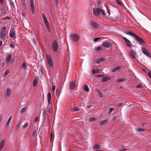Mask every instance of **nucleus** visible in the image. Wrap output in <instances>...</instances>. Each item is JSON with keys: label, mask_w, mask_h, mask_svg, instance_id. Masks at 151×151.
<instances>
[{"label": "nucleus", "mask_w": 151, "mask_h": 151, "mask_svg": "<svg viewBox=\"0 0 151 151\" xmlns=\"http://www.w3.org/2000/svg\"><path fill=\"white\" fill-rule=\"evenodd\" d=\"M29 125V123L28 122H26L25 123L24 125L22 126L23 129H25Z\"/></svg>", "instance_id": "30"}, {"label": "nucleus", "mask_w": 151, "mask_h": 151, "mask_svg": "<svg viewBox=\"0 0 151 151\" xmlns=\"http://www.w3.org/2000/svg\"><path fill=\"white\" fill-rule=\"evenodd\" d=\"M119 69H120V68H119V67H116L114 68L113 71V72L119 70Z\"/></svg>", "instance_id": "34"}, {"label": "nucleus", "mask_w": 151, "mask_h": 151, "mask_svg": "<svg viewBox=\"0 0 151 151\" xmlns=\"http://www.w3.org/2000/svg\"><path fill=\"white\" fill-rule=\"evenodd\" d=\"M142 50L143 52L147 56L151 58V55L149 52L145 48L142 47Z\"/></svg>", "instance_id": "10"}, {"label": "nucleus", "mask_w": 151, "mask_h": 151, "mask_svg": "<svg viewBox=\"0 0 151 151\" xmlns=\"http://www.w3.org/2000/svg\"><path fill=\"white\" fill-rule=\"evenodd\" d=\"M58 89H56V95H57V93L58 92Z\"/></svg>", "instance_id": "62"}, {"label": "nucleus", "mask_w": 151, "mask_h": 151, "mask_svg": "<svg viewBox=\"0 0 151 151\" xmlns=\"http://www.w3.org/2000/svg\"><path fill=\"white\" fill-rule=\"evenodd\" d=\"M93 148L95 149H100L99 145L98 144L95 145L93 146Z\"/></svg>", "instance_id": "26"}, {"label": "nucleus", "mask_w": 151, "mask_h": 151, "mask_svg": "<svg viewBox=\"0 0 151 151\" xmlns=\"http://www.w3.org/2000/svg\"><path fill=\"white\" fill-rule=\"evenodd\" d=\"M76 88L75 84V82L73 81H71L69 83V88L70 90L74 89Z\"/></svg>", "instance_id": "8"}, {"label": "nucleus", "mask_w": 151, "mask_h": 151, "mask_svg": "<svg viewBox=\"0 0 151 151\" xmlns=\"http://www.w3.org/2000/svg\"><path fill=\"white\" fill-rule=\"evenodd\" d=\"M36 133V131L35 129L33 130V132L32 134V136L33 137H35V134Z\"/></svg>", "instance_id": "37"}, {"label": "nucleus", "mask_w": 151, "mask_h": 151, "mask_svg": "<svg viewBox=\"0 0 151 151\" xmlns=\"http://www.w3.org/2000/svg\"><path fill=\"white\" fill-rule=\"evenodd\" d=\"M125 80V78H122L118 79L117 80V81L119 82H121L122 81H124Z\"/></svg>", "instance_id": "38"}, {"label": "nucleus", "mask_w": 151, "mask_h": 151, "mask_svg": "<svg viewBox=\"0 0 151 151\" xmlns=\"http://www.w3.org/2000/svg\"><path fill=\"white\" fill-rule=\"evenodd\" d=\"M114 110V109L113 108H110L109 109V111L108 112V114H110L111 113L112 111Z\"/></svg>", "instance_id": "31"}, {"label": "nucleus", "mask_w": 151, "mask_h": 151, "mask_svg": "<svg viewBox=\"0 0 151 151\" xmlns=\"http://www.w3.org/2000/svg\"><path fill=\"white\" fill-rule=\"evenodd\" d=\"M46 61L47 63L50 68L53 67V63L52 57L50 55H47L46 57Z\"/></svg>", "instance_id": "4"}, {"label": "nucleus", "mask_w": 151, "mask_h": 151, "mask_svg": "<svg viewBox=\"0 0 151 151\" xmlns=\"http://www.w3.org/2000/svg\"><path fill=\"white\" fill-rule=\"evenodd\" d=\"M105 58H101L98 59L96 62L97 64H99L101 62L104 61L105 60Z\"/></svg>", "instance_id": "19"}, {"label": "nucleus", "mask_w": 151, "mask_h": 151, "mask_svg": "<svg viewBox=\"0 0 151 151\" xmlns=\"http://www.w3.org/2000/svg\"><path fill=\"white\" fill-rule=\"evenodd\" d=\"M4 64H5L4 63V62H3V63H2L1 65H2V66H4Z\"/></svg>", "instance_id": "63"}, {"label": "nucleus", "mask_w": 151, "mask_h": 151, "mask_svg": "<svg viewBox=\"0 0 151 151\" xmlns=\"http://www.w3.org/2000/svg\"><path fill=\"white\" fill-rule=\"evenodd\" d=\"M2 42L0 40V47L1 45L2 44Z\"/></svg>", "instance_id": "61"}, {"label": "nucleus", "mask_w": 151, "mask_h": 151, "mask_svg": "<svg viewBox=\"0 0 151 151\" xmlns=\"http://www.w3.org/2000/svg\"><path fill=\"white\" fill-rule=\"evenodd\" d=\"M6 28L5 27H4L2 28V29L3 30L2 32H5L6 29Z\"/></svg>", "instance_id": "50"}, {"label": "nucleus", "mask_w": 151, "mask_h": 151, "mask_svg": "<svg viewBox=\"0 0 151 151\" xmlns=\"http://www.w3.org/2000/svg\"><path fill=\"white\" fill-rule=\"evenodd\" d=\"M79 38V36L76 33H73L70 35V38L73 42L78 41Z\"/></svg>", "instance_id": "3"}, {"label": "nucleus", "mask_w": 151, "mask_h": 151, "mask_svg": "<svg viewBox=\"0 0 151 151\" xmlns=\"http://www.w3.org/2000/svg\"><path fill=\"white\" fill-rule=\"evenodd\" d=\"M52 90L53 91H54L55 90V86L54 85H52Z\"/></svg>", "instance_id": "48"}, {"label": "nucleus", "mask_w": 151, "mask_h": 151, "mask_svg": "<svg viewBox=\"0 0 151 151\" xmlns=\"http://www.w3.org/2000/svg\"><path fill=\"white\" fill-rule=\"evenodd\" d=\"M58 45L57 41L55 40L52 43V47L53 51L56 52L58 50Z\"/></svg>", "instance_id": "5"}, {"label": "nucleus", "mask_w": 151, "mask_h": 151, "mask_svg": "<svg viewBox=\"0 0 151 151\" xmlns=\"http://www.w3.org/2000/svg\"><path fill=\"white\" fill-rule=\"evenodd\" d=\"M79 110L78 108L77 107H75L73 109V111H78Z\"/></svg>", "instance_id": "41"}, {"label": "nucleus", "mask_w": 151, "mask_h": 151, "mask_svg": "<svg viewBox=\"0 0 151 151\" xmlns=\"http://www.w3.org/2000/svg\"><path fill=\"white\" fill-rule=\"evenodd\" d=\"M101 11V9L99 8H98L96 9L94 8L93 9V13L96 16H99L100 15Z\"/></svg>", "instance_id": "7"}, {"label": "nucleus", "mask_w": 151, "mask_h": 151, "mask_svg": "<svg viewBox=\"0 0 151 151\" xmlns=\"http://www.w3.org/2000/svg\"><path fill=\"white\" fill-rule=\"evenodd\" d=\"M100 70V69H93L92 70V73L93 74L98 73Z\"/></svg>", "instance_id": "21"}, {"label": "nucleus", "mask_w": 151, "mask_h": 151, "mask_svg": "<svg viewBox=\"0 0 151 151\" xmlns=\"http://www.w3.org/2000/svg\"><path fill=\"white\" fill-rule=\"evenodd\" d=\"M26 109V107H24V108H22L20 112L22 114H23L25 110Z\"/></svg>", "instance_id": "24"}, {"label": "nucleus", "mask_w": 151, "mask_h": 151, "mask_svg": "<svg viewBox=\"0 0 151 151\" xmlns=\"http://www.w3.org/2000/svg\"><path fill=\"white\" fill-rule=\"evenodd\" d=\"M95 49L96 51H99L102 50V48L100 47H98L95 48Z\"/></svg>", "instance_id": "33"}, {"label": "nucleus", "mask_w": 151, "mask_h": 151, "mask_svg": "<svg viewBox=\"0 0 151 151\" xmlns=\"http://www.w3.org/2000/svg\"><path fill=\"white\" fill-rule=\"evenodd\" d=\"M101 14L103 15H105L106 14V13L105 11L103 9H101Z\"/></svg>", "instance_id": "39"}, {"label": "nucleus", "mask_w": 151, "mask_h": 151, "mask_svg": "<svg viewBox=\"0 0 151 151\" xmlns=\"http://www.w3.org/2000/svg\"><path fill=\"white\" fill-rule=\"evenodd\" d=\"M5 143V140L3 139L0 142V151L2 150Z\"/></svg>", "instance_id": "17"}, {"label": "nucleus", "mask_w": 151, "mask_h": 151, "mask_svg": "<svg viewBox=\"0 0 151 151\" xmlns=\"http://www.w3.org/2000/svg\"><path fill=\"white\" fill-rule=\"evenodd\" d=\"M91 24L92 27L95 29H98L100 27L99 25L94 21H91Z\"/></svg>", "instance_id": "9"}, {"label": "nucleus", "mask_w": 151, "mask_h": 151, "mask_svg": "<svg viewBox=\"0 0 151 151\" xmlns=\"http://www.w3.org/2000/svg\"><path fill=\"white\" fill-rule=\"evenodd\" d=\"M42 18L43 19L44 22L46 26V28L47 30L50 32V26L49 25V22L47 21V18L45 17V15L44 14V13H42Z\"/></svg>", "instance_id": "2"}, {"label": "nucleus", "mask_w": 151, "mask_h": 151, "mask_svg": "<svg viewBox=\"0 0 151 151\" xmlns=\"http://www.w3.org/2000/svg\"><path fill=\"white\" fill-rule=\"evenodd\" d=\"M9 36L11 38H14L16 39L17 37L16 35L15 31L14 29H11L9 33Z\"/></svg>", "instance_id": "6"}, {"label": "nucleus", "mask_w": 151, "mask_h": 151, "mask_svg": "<svg viewBox=\"0 0 151 151\" xmlns=\"http://www.w3.org/2000/svg\"><path fill=\"white\" fill-rule=\"evenodd\" d=\"M42 112L43 113V115L44 116H45V115L46 114V112L45 109H44L43 110V111H42Z\"/></svg>", "instance_id": "40"}, {"label": "nucleus", "mask_w": 151, "mask_h": 151, "mask_svg": "<svg viewBox=\"0 0 151 151\" xmlns=\"http://www.w3.org/2000/svg\"><path fill=\"white\" fill-rule=\"evenodd\" d=\"M98 92L99 96L101 98L103 96V94L99 91H98Z\"/></svg>", "instance_id": "43"}, {"label": "nucleus", "mask_w": 151, "mask_h": 151, "mask_svg": "<svg viewBox=\"0 0 151 151\" xmlns=\"http://www.w3.org/2000/svg\"><path fill=\"white\" fill-rule=\"evenodd\" d=\"M21 3L23 6L25 8L26 7V3L25 0H21Z\"/></svg>", "instance_id": "27"}, {"label": "nucleus", "mask_w": 151, "mask_h": 151, "mask_svg": "<svg viewBox=\"0 0 151 151\" xmlns=\"http://www.w3.org/2000/svg\"><path fill=\"white\" fill-rule=\"evenodd\" d=\"M47 100H51V94L50 93V92H49L47 93Z\"/></svg>", "instance_id": "28"}, {"label": "nucleus", "mask_w": 151, "mask_h": 151, "mask_svg": "<svg viewBox=\"0 0 151 151\" xmlns=\"http://www.w3.org/2000/svg\"><path fill=\"white\" fill-rule=\"evenodd\" d=\"M102 45L104 47L107 48L110 47V46L111 45V44L109 42H104L103 43Z\"/></svg>", "instance_id": "16"}, {"label": "nucleus", "mask_w": 151, "mask_h": 151, "mask_svg": "<svg viewBox=\"0 0 151 151\" xmlns=\"http://www.w3.org/2000/svg\"><path fill=\"white\" fill-rule=\"evenodd\" d=\"M116 3L117 4L120 5H122V3L121 1H120L119 0H115Z\"/></svg>", "instance_id": "32"}, {"label": "nucleus", "mask_w": 151, "mask_h": 151, "mask_svg": "<svg viewBox=\"0 0 151 151\" xmlns=\"http://www.w3.org/2000/svg\"><path fill=\"white\" fill-rule=\"evenodd\" d=\"M126 150V149H122V150H120L121 151H125Z\"/></svg>", "instance_id": "64"}, {"label": "nucleus", "mask_w": 151, "mask_h": 151, "mask_svg": "<svg viewBox=\"0 0 151 151\" xmlns=\"http://www.w3.org/2000/svg\"><path fill=\"white\" fill-rule=\"evenodd\" d=\"M129 54L130 57L133 59L135 58V57L137 55L136 53L133 50H130L129 52Z\"/></svg>", "instance_id": "13"}, {"label": "nucleus", "mask_w": 151, "mask_h": 151, "mask_svg": "<svg viewBox=\"0 0 151 151\" xmlns=\"http://www.w3.org/2000/svg\"><path fill=\"white\" fill-rule=\"evenodd\" d=\"M10 4L11 6H14V4L13 2L11 1L10 2Z\"/></svg>", "instance_id": "52"}, {"label": "nucleus", "mask_w": 151, "mask_h": 151, "mask_svg": "<svg viewBox=\"0 0 151 151\" xmlns=\"http://www.w3.org/2000/svg\"><path fill=\"white\" fill-rule=\"evenodd\" d=\"M125 33L127 35L133 37L135 40L139 43L145 44V41L141 38L137 36L133 32L130 31H126Z\"/></svg>", "instance_id": "1"}, {"label": "nucleus", "mask_w": 151, "mask_h": 151, "mask_svg": "<svg viewBox=\"0 0 151 151\" xmlns=\"http://www.w3.org/2000/svg\"><path fill=\"white\" fill-rule=\"evenodd\" d=\"M111 79V77L109 76H107L102 78L101 79L102 82H106Z\"/></svg>", "instance_id": "14"}, {"label": "nucleus", "mask_w": 151, "mask_h": 151, "mask_svg": "<svg viewBox=\"0 0 151 151\" xmlns=\"http://www.w3.org/2000/svg\"><path fill=\"white\" fill-rule=\"evenodd\" d=\"M108 120L107 119H105L100 122L99 124L101 125H103L106 124Z\"/></svg>", "instance_id": "22"}, {"label": "nucleus", "mask_w": 151, "mask_h": 151, "mask_svg": "<svg viewBox=\"0 0 151 151\" xmlns=\"http://www.w3.org/2000/svg\"><path fill=\"white\" fill-rule=\"evenodd\" d=\"M148 75L151 78V73L150 72H148Z\"/></svg>", "instance_id": "51"}, {"label": "nucleus", "mask_w": 151, "mask_h": 151, "mask_svg": "<svg viewBox=\"0 0 151 151\" xmlns=\"http://www.w3.org/2000/svg\"><path fill=\"white\" fill-rule=\"evenodd\" d=\"M48 100V104L49 105L50 104V101H51V100Z\"/></svg>", "instance_id": "59"}, {"label": "nucleus", "mask_w": 151, "mask_h": 151, "mask_svg": "<svg viewBox=\"0 0 151 151\" xmlns=\"http://www.w3.org/2000/svg\"><path fill=\"white\" fill-rule=\"evenodd\" d=\"M48 112L50 114H51V111L50 107L48 109Z\"/></svg>", "instance_id": "57"}, {"label": "nucleus", "mask_w": 151, "mask_h": 151, "mask_svg": "<svg viewBox=\"0 0 151 151\" xmlns=\"http://www.w3.org/2000/svg\"><path fill=\"white\" fill-rule=\"evenodd\" d=\"M97 2L99 4L102 3V1L101 0H97Z\"/></svg>", "instance_id": "44"}, {"label": "nucleus", "mask_w": 151, "mask_h": 151, "mask_svg": "<svg viewBox=\"0 0 151 151\" xmlns=\"http://www.w3.org/2000/svg\"><path fill=\"white\" fill-rule=\"evenodd\" d=\"M20 123H18L17 125H16V127L18 129L19 128V126Z\"/></svg>", "instance_id": "55"}, {"label": "nucleus", "mask_w": 151, "mask_h": 151, "mask_svg": "<svg viewBox=\"0 0 151 151\" xmlns=\"http://www.w3.org/2000/svg\"><path fill=\"white\" fill-rule=\"evenodd\" d=\"M95 119V118H91L90 119V121H94Z\"/></svg>", "instance_id": "49"}, {"label": "nucleus", "mask_w": 151, "mask_h": 151, "mask_svg": "<svg viewBox=\"0 0 151 151\" xmlns=\"http://www.w3.org/2000/svg\"><path fill=\"white\" fill-rule=\"evenodd\" d=\"M141 85H137V88H140L141 87Z\"/></svg>", "instance_id": "58"}, {"label": "nucleus", "mask_w": 151, "mask_h": 151, "mask_svg": "<svg viewBox=\"0 0 151 151\" xmlns=\"http://www.w3.org/2000/svg\"><path fill=\"white\" fill-rule=\"evenodd\" d=\"M33 0H30V4L32 12L33 14H34L35 13V7L34 6Z\"/></svg>", "instance_id": "11"}, {"label": "nucleus", "mask_w": 151, "mask_h": 151, "mask_svg": "<svg viewBox=\"0 0 151 151\" xmlns=\"http://www.w3.org/2000/svg\"><path fill=\"white\" fill-rule=\"evenodd\" d=\"M26 64H25V63L24 62L23 63L22 65V68L24 69H25V68H26Z\"/></svg>", "instance_id": "35"}, {"label": "nucleus", "mask_w": 151, "mask_h": 151, "mask_svg": "<svg viewBox=\"0 0 151 151\" xmlns=\"http://www.w3.org/2000/svg\"><path fill=\"white\" fill-rule=\"evenodd\" d=\"M101 38V37L96 38L94 39L93 41L94 42H96Z\"/></svg>", "instance_id": "36"}, {"label": "nucleus", "mask_w": 151, "mask_h": 151, "mask_svg": "<svg viewBox=\"0 0 151 151\" xmlns=\"http://www.w3.org/2000/svg\"><path fill=\"white\" fill-rule=\"evenodd\" d=\"M0 3L2 4L3 3V0H0Z\"/></svg>", "instance_id": "60"}, {"label": "nucleus", "mask_w": 151, "mask_h": 151, "mask_svg": "<svg viewBox=\"0 0 151 151\" xmlns=\"http://www.w3.org/2000/svg\"><path fill=\"white\" fill-rule=\"evenodd\" d=\"M83 88L84 91H86L87 92H88L89 91V88L86 85L84 86H83Z\"/></svg>", "instance_id": "23"}, {"label": "nucleus", "mask_w": 151, "mask_h": 151, "mask_svg": "<svg viewBox=\"0 0 151 151\" xmlns=\"http://www.w3.org/2000/svg\"><path fill=\"white\" fill-rule=\"evenodd\" d=\"M38 117H36L35 119V122H37L38 121Z\"/></svg>", "instance_id": "53"}, {"label": "nucleus", "mask_w": 151, "mask_h": 151, "mask_svg": "<svg viewBox=\"0 0 151 151\" xmlns=\"http://www.w3.org/2000/svg\"><path fill=\"white\" fill-rule=\"evenodd\" d=\"M122 38L127 45L128 47H131V43L130 41L124 37H123Z\"/></svg>", "instance_id": "12"}, {"label": "nucleus", "mask_w": 151, "mask_h": 151, "mask_svg": "<svg viewBox=\"0 0 151 151\" xmlns=\"http://www.w3.org/2000/svg\"><path fill=\"white\" fill-rule=\"evenodd\" d=\"M139 131H144L143 129V128H139L138 130Z\"/></svg>", "instance_id": "54"}, {"label": "nucleus", "mask_w": 151, "mask_h": 151, "mask_svg": "<svg viewBox=\"0 0 151 151\" xmlns=\"http://www.w3.org/2000/svg\"><path fill=\"white\" fill-rule=\"evenodd\" d=\"M9 70L8 69H7L5 71L4 73V74L7 75L9 73Z\"/></svg>", "instance_id": "42"}, {"label": "nucleus", "mask_w": 151, "mask_h": 151, "mask_svg": "<svg viewBox=\"0 0 151 151\" xmlns=\"http://www.w3.org/2000/svg\"><path fill=\"white\" fill-rule=\"evenodd\" d=\"M7 19H10V18L9 17H5L2 18V19L3 20H4Z\"/></svg>", "instance_id": "47"}, {"label": "nucleus", "mask_w": 151, "mask_h": 151, "mask_svg": "<svg viewBox=\"0 0 151 151\" xmlns=\"http://www.w3.org/2000/svg\"><path fill=\"white\" fill-rule=\"evenodd\" d=\"M37 81L36 79H35L34 80L33 83V86H35L37 84Z\"/></svg>", "instance_id": "29"}, {"label": "nucleus", "mask_w": 151, "mask_h": 151, "mask_svg": "<svg viewBox=\"0 0 151 151\" xmlns=\"http://www.w3.org/2000/svg\"><path fill=\"white\" fill-rule=\"evenodd\" d=\"M123 104V103L122 102L119 103L118 104V106H122Z\"/></svg>", "instance_id": "56"}, {"label": "nucleus", "mask_w": 151, "mask_h": 151, "mask_svg": "<svg viewBox=\"0 0 151 151\" xmlns=\"http://www.w3.org/2000/svg\"><path fill=\"white\" fill-rule=\"evenodd\" d=\"M12 116H10V117L9 118L8 120H7L5 125V127L6 128H8L9 127V124L10 123L11 120L12 119Z\"/></svg>", "instance_id": "18"}, {"label": "nucleus", "mask_w": 151, "mask_h": 151, "mask_svg": "<svg viewBox=\"0 0 151 151\" xmlns=\"http://www.w3.org/2000/svg\"><path fill=\"white\" fill-rule=\"evenodd\" d=\"M10 45L12 47H13V48H14L15 46V45L13 43H12V44H10Z\"/></svg>", "instance_id": "45"}, {"label": "nucleus", "mask_w": 151, "mask_h": 151, "mask_svg": "<svg viewBox=\"0 0 151 151\" xmlns=\"http://www.w3.org/2000/svg\"><path fill=\"white\" fill-rule=\"evenodd\" d=\"M6 35V33L4 32H1L0 34V37L2 38Z\"/></svg>", "instance_id": "25"}, {"label": "nucleus", "mask_w": 151, "mask_h": 151, "mask_svg": "<svg viewBox=\"0 0 151 151\" xmlns=\"http://www.w3.org/2000/svg\"><path fill=\"white\" fill-rule=\"evenodd\" d=\"M6 91L7 96L8 97H9L11 95V90L9 88H8L6 89Z\"/></svg>", "instance_id": "20"}, {"label": "nucleus", "mask_w": 151, "mask_h": 151, "mask_svg": "<svg viewBox=\"0 0 151 151\" xmlns=\"http://www.w3.org/2000/svg\"><path fill=\"white\" fill-rule=\"evenodd\" d=\"M12 58V55L11 53L9 54L5 60L6 63L8 65L10 61Z\"/></svg>", "instance_id": "15"}, {"label": "nucleus", "mask_w": 151, "mask_h": 151, "mask_svg": "<svg viewBox=\"0 0 151 151\" xmlns=\"http://www.w3.org/2000/svg\"><path fill=\"white\" fill-rule=\"evenodd\" d=\"M55 1L56 3V6L58 7V0H55Z\"/></svg>", "instance_id": "46"}]
</instances>
